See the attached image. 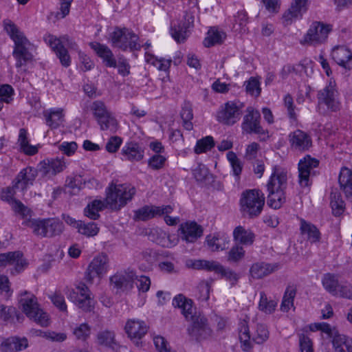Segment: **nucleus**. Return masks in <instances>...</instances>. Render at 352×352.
Instances as JSON below:
<instances>
[{"instance_id":"20","label":"nucleus","mask_w":352,"mask_h":352,"mask_svg":"<svg viewBox=\"0 0 352 352\" xmlns=\"http://www.w3.org/2000/svg\"><path fill=\"white\" fill-rule=\"evenodd\" d=\"M333 60L346 69H352V53L344 45H338L333 48L331 52Z\"/></svg>"},{"instance_id":"46","label":"nucleus","mask_w":352,"mask_h":352,"mask_svg":"<svg viewBox=\"0 0 352 352\" xmlns=\"http://www.w3.org/2000/svg\"><path fill=\"white\" fill-rule=\"evenodd\" d=\"M25 226L32 229L33 232L43 237H45L46 219H30L25 221Z\"/></svg>"},{"instance_id":"30","label":"nucleus","mask_w":352,"mask_h":352,"mask_svg":"<svg viewBox=\"0 0 352 352\" xmlns=\"http://www.w3.org/2000/svg\"><path fill=\"white\" fill-rule=\"evenodd\" d=\"M230 241L229 236L224 232H216L206 238V243L212 251H219L226 248Z\"/></svg>"},{"instance_id":"13","label":"nucleus","mask_w":352,"mask_h":352,"mask_svg":"<svg viewBox=\"0 0 352 352\" xmlns=\"http://www.w3.org/2000/svg\"><path fill=\"white\" fill-rule=\"evenodd\" d=\"M188 333L195 340L200 342L207 340L212 336V330L208 325L207 318L201 314L192 320Z\"/></svg>"},{"instance_id":"29","label":"nucleus","mask_w":352,"mask_h":352,"mask_svg":"<svg viewBox=\"0 0 352 352\" xmlns=\"http://www.w3.org/2000/svg\"><path fill=\"white\" fill-rule=\"evenodd\" d=\"M0 346L2 352H17L25 349L28 341L25 337H10L3 341Z\"/></svg>"},{"instance_id":"8","label":"nucleus","mask_w":352,"mask_h":352,"mask_svg":"<svg viewBox=\"0 0 352 352\" xmlns=\"http://www.w3.org/2000/svg\"><path fill=\"white\" fill-rule=\"evenodd\" d=\"M243 107V104L240 102L228 101L226 102L220 107L217 112V121L225 125H234L240 120Z\"/></svg>"},{"instance_id":"7","label":"nucleus","mask_w":352,"mask_h":352,"mask_svg":"<svg viewBox=\"0 0 352 352\" xmlns=\"http://www.w3.org/2000/svg\"><path fill=\"white\" fill-rule=\"evenodd\" d=\"M317 98L319 111L323 109L330 112H337L341 108L339 93L334 82L330 81L323 89L319 90Z\"/></svg>"},{"instance_id":"54","label":"nucleus","mask_w":352,"mask_h":352,"mask_svg":"<svg viewBox=\"0 0 352 352\" xmlns=\"http://www.w3.org/2000/svg\"><path fill=\"white\" fill-rule=\"evenodd\" d=\"M210 285L208 282L201 281L197 286L195 297L200 302H206L210 297Z\"/></svg>"},{"instance_id":"3","label":"nucleus","mask_w":352,"mask_h":352,"mask_svg":"<svg viewBox=\"0 0 352 352\" xmlns=\"http://www.w3.org/2000/svg\"><path fill=\"white\" fill-rule=\"evenodd\" d=\"M4 30L14 43L13 56L16 60V66L21 67L32 59L29 52L32 45L15 23H5Z\"/></svg>"},{"instance_id":"28","label":"nucleus","mask_w":352,"mask_h":352,"mask_svg":"<svg viewBox=\"0 0 352 352\" xmlns=\"http://www.w3.org/2000/svg\"><path fill=\"white\" fill-rule=\"evenodd\" d=\"M122 155L124 160L130 162H139L144 156V151L139 144L134 142L126 143L122 148Z\"/></svg>"},{"instance_id":"10","label":"nucleus","mask_w":352,"mask_h":352,"mask_svg":"<svg viewBox=\"0 0 352 352\" xmlns=\"http://www.w3.org/2000/svg\"><path fill=\"white\" fill-rule=\"evenodd\" d=\"M246 113L241 124L243 131L248 134L255 133L267 135L268 138V131L265 130L261 125V114L259 111L250 107L247 108Z\"/></svg>"},{"instance_id":"55","label":"nucleus","mask_w":352,"mask_h":352,"mask_svg":"<svg viewBox=\"0 0 352 352\" xmlns=\"http://www.w3.org/2000/svg\"><path fill=\"white\" fill-rule=\"evenodd\" d=\"M72 332L76 339L85 341L91 334V327L87 323H82L75 326Z\"/></svg>"},{"instance_id":"19","label":"nucleus","mask_w":352,"mask_h":352,"mask_svg":"<svg viewBox=\"0 0 352 352\" xmlns=\"http://www.w3.org/2000/svg\"><path fill=\"white\" fill-rule=\"evenodd\" d=\"M289 141L292 148L298 151H307L312 144L311 137L300 129L289 135Z\"/></svg>"},{"instance_id":"21","label":"nucleus","mask_w":352,"mask_h":352,"mask_svg":"<svg viewBox=\"0 0 352 352\" xmlns=\"http://www.w3.org/2000/svg\"><path fill=\"white\" fill-rule=\"evenodd\" d=\"M135 274L133 272L116 273L111 276L110 282L118 289L129 291L133 287Z\"/></svg>"},{"instance_id":"52","label":"nucleus","mask_w":352,"mask_h":352,"mask_svg":"<svg viewBox=\"0 0 352 352\" xmlns=\"http://www.w3.org/2000/svg\"><path fill=\"white\" fill-rule=\"evenodd\" d=\"M97 342L100 345L113 347L115 342V334L113 331L104 330L98 333Z\"/></svg>"},{"instance_id":"1","label":"nucleus","mask_w":352,"mask_h":352,"mask_svg":"<svg viewBox=\"0 0 352 352\" xmlns=\"http://www.w3.org/2000/svg\"><path fill=\"white\" fill-rule=\"evenodd\" d=\"M135 187L128 184H111L107 189L105 200L94 199L85 208L84 214L90 219L96 220L100 217L99 212L104 208L114 211L120 210L131 201L135 195Z\"/></svg>"},{"instance_id":"49","label":"nucleus","mask_w":352,"mask_h":352,"mask_svg":"<svg viewBox=\"0 0 352 352\" xmlns=\"http://www.w3.org/2000/svg\"><path fill=\"white\" fill-rule=\"evenodd\" d=\"M45 237L59 234L63 230V223L57 219H46Z\"/></svg>"},{"instance_id":"61","label":"nucleus","mask_w":352,"mask_h":352,"mask_svg":"<svg viewBox=\"0 0 352 352\" xmlns=\"http://www.w3.org/2000/svg\"><path fill=\"white\" fill-rule=\"evenodd\" d=\"M245 89L248 94L256 97L260 95L261 91L259 81L253 77L250 78V80L246 82Z\"/></svg>"},{"instance_id":"43","label":"nucleus","mask_w":352,"mask_h":352,"mask_svg":"<svg viewBox=\"0 0 352 352\" xmlns=\"http://www.w3.org/2000/svg\"><path fill=\"white\" fill-rule=\"evenodd\" d=\"M239 333L242 350L244 351H250L252 346L250 340L249 327L245 320H243L240 323Z\"/></svg>"},{"instance_id":"15","label":"nucleus","mask_w":352,"mask_h":352,"mask_svg":"<svg viewBox=\"0 0 352 352\" xmlns=\"http://www.w3.org/2000/svg\"><path fill=\"white\" fill-rule=\"evenodd\" d=\"M173 210V207L170 205L162 206L146 205L133 211V220L146 221L154 217H160L163 214H170Z\"/></svg>"},{"instance_id":"57","label":"nucleus","mask_w":352,"mask_h":352,"mask_svg":"<svg viewBox=\"0 0 352 352\" xmlns=\"http://www.w3.org/2000/svg\"><path fill=\"white\" fill-rule=\"evenodd\" d=\"M227 159L232 166L233 174L235 176L239 177L243 169V164L241 160L233 151H229L227 153Z\"/></svg>"},{"instance_id":"53","label":"nucleus","mask_w":352,"mask_h":352,"mask_svg":"<svg viewBox=\"0 0 352 352\" xmlns=\"http://www.w3.org/2000/svg\"><path fill=\"white\" fill-rule=\"evenodd\" d=\"M214 146V141L212 136H206L197 142L195 147V152L200 154L210 151Z\"/></svg>"},{"instance_id":"37","label":"nucleus","mask_w":352,"mask_h":352,"mask_svg":"<svg viewBox=\"0 0 352 352\" xmlns=\"http://www.w3.org/2000/svg\"><path fill=\"white\" fill-rule=\"evenodd\" d=\"M233 237L235 241L243 245H251L254 242L255 236L251 230L239 226L233 231Z\"/></svg>"},{"instance_id":"63","label":"nucleus","mask_w":352,"mask_h":352,"mask_svg":"<svg viewBox=\"0 0 352 352\" xmlns=\"http://www.w3.org/2000/svg\"><path fill=\"white\" fill-rule=\"evenodd\" d=\"M299 348L300 352H314L311 340L303 333L299 335Z\"/></svg>"},{"instance_id":"56","label":"nucleus","mask_w":352,"mask_h":352,"mask_svg":"<svg viewBox=\"0 0 352 352\" xmlns=\"http://www.w3.org/2000/svg\"><path fill=\"white\" fill-rule=\"evenodd\" d=\"M89 109L92 112L94 117L96 120L109 111L105 104L101 100H96L93 102L89 106Z\"/></svg>"},{"instance_id":"45","label":"nucleus","mask_w":352,"mask_h":352,"mask_svg":"<svg viewBox=\"0 0 352 352\" xmlns=\"http://www.w3.org/2000/svg\"><path fill=\"white\" fill-rule=\"evenodd\" d=\"M96 121L102 131L113 130L118 126V121L110 111Z\"/></svg>"},{"instance_id":"62","label":"nucleus","mask_w":352,"mask_h":352,"mask_svg":"<svg viewBox=\"0 0 352 352\" xmlns=\"http://www.w3.org/2000/svg\"><path fill=\"white\" fill-rule=\"evenodd\" d=\"M13 89L9 85H4L0 87V102L2 107L3 102L9 103L12 100Z\"/></svg>"},{"instance_id":"5","label":"nucleus","mask_w":352,"mask_h":352,"mask_svg":"<svg viewBox=\"0 0 352 352\" xmlns=\"http://www.w3.org/2000/svg\"><path fill=\"white\" fill-rule=\"evenodd\" d=\"M19 303L23 311L30 320L43 327L48 325V315L40 307L34 294L24 292L21 294Z\"/></svg>"},{"instance_id":"38","label":"nucleus","mask_w":352,"mask_h":352,"mask_svg":"<svg viewBox=\"0 0 352 352\" xmlns=\"http://www.w3.org/2000/svg\"><path fill=\"white\" fill-rule=\"evenodd\" d=\"M189 23H174L170 28L172 37L177 43L184 42L189 34Z\"/></svg>"},{"instance_id":"17","label":"nucleus","mask_w":352,"mask_h":352,"mask_svg":"<svg viewBox=\"0 0 352 352\" xmlns=\"http://www.w3.org/2000/svg\"><path fill=\"white\" fill-rule=\"evenodd\" d=\"M44 41L55 52L60 64L65 67H68L71 65V58L67 50L63 45H61L60 41L52 34L45 36Z\"/></svg>"},{"instance_id":"36","label":"nucleus","mask_w":352,"mask_h":352,"mask_svg":"<svg viewBox=\"0 0 352 352\" xmlns=\"http://www.w3.org/2000/svg\"><path fill=\"white\" fill-rule=\"evenodd\" d=\"M69 298L79 309L85 312H90L94 308L95 301L90 296L80 297L73 291L69 294Z\"/></svg>"},{"instance_id":"9","label":"nucleus","mask_w":352,"mask_h":352,"mask_svg":"<svg viewBox=\"0 0 352 352\" xmlns=\"http://www.w3.org/2000/svg\"><path fill=\"white\" fill-rule=\"evenodd\" d=\"M332 30L330 23H313L304 35L300 44L316 45L325 42Z\"/></svg>"},{"instance_id":"33","label":"nucleus","mask_w":352,"mask_h":352,"mask_svg":"<svg viewBox=\"0 0 352 352\" xmlns=\"http://www.w3.org/2000/svg\"><path fill=\"white\" fill-rule=\"evenodd\" d=\"M187 265L188 267L195 270H205L208 272H214L217 274L222 266L217 261L207 260H189L187 261Z\"/></svg>"},{"instance_id":"34","label":"nucleus","mask_w":352,"mask_h":352,"mask_svg":"<svg viewBox=\"0 0 352 352\" xmlns=\"http://www.w3.org/2000/svg\"><path fill=\"white\" fill-rule=\"evenodd\" d=\"M226 34L224 32L219 30L217 27H211L208 32L207 36L203 41V44L206 47H210L215 45L221 44Z\"/></svg>"},{"instance_id":"42","label":"nucleus","mask_w":352,"mask_h":352,"mask_svg":"<svg viewBox=\"0 0 352 352\" xmlns=\"http://www.w3.org/2000/svg\"><path fill=\"white\" fill-rule=\"evenodd\" d=\"M296 294V288L294 285H288L285 291L280 305V310L287 312L294 305V300Z\"/></svg>"},{"instance_id":"6","label":"nucleus","mask_w":352,"mask_h":352,"mask_svg":"<svg viewBox=\"0 0 352 352\" xmlns=\"http://www.w3.org/2000/svg\"><path fill=\"white\" fill-rule=\"evenodd\" d=\"M108 40L113 47L122 51H126L128 49L131 51H138L142 47L138 41V36L126 28H115L109 33Z\"/></svg>"},{"instance_id":"48","label":"nucleus","mask_w":352,"mask_h":352,"mask_svg":"<svg viewBox=\"0 0 352 352\" xmlns=\"http://www.w3.org/2000/svg\"><path fill=\"white\" fill-rule=\"evenodd\" d=\"M331 206L332 208L333 214L335 216L338 217L344 212L345 209V204L339 192H331Z\"/></svg>"},{"instance_id":"2","label":"nucleus","mask_w":352,"mask_h":352,"mask_svg":"<svg viewBox=\"0 0 352 352\" xmlns=\"http://www.w3.org/2000/svg\"><path fill=\"white\" fill-rule=\"evenodd\" d=\"M287 173L280 170L276 167L267 184L268 191L267 204L274 209L280 208L286 201L285 189L287 188Z\"/></svg>"},{"instance_id":"59","label":"nucleus","mask_w":352,"mask_h":352,"mask_svg":"<svg viewBox=\"0 0 352 352\" xmlns=\"http://www.w3.org/2000/svg\"><path fill=\"white\" fill-rule=\"evenodd\" d=\"M269 338V331L267 327L263 324H258L256 327V333L254 335L252 340L256 344H263Z\"/></svg>"},{"instance_id":"41","label":"nucleus","mask_w":352,"mask_h":352,"mask_svg":"<svg viewBox=\"0 0 352 352\" xmlns=\"http://www.w3.org/2000/svg\"><path fill=\"white\" fill-rule=\"evenodd\" d=\"M180 116L183 120V126L188 131L192 130L193 125L191 120L193 118V113L192 104L189 101L184 102Z\"/></svg>"},{"instance_id":"47","label":"nucleus","mask_w":352,"mask_h":352,"mask_svg":"<svg viewBox=\"0 0 352 352\" xmlns=\"http://www.w3.org/2000/svg\"><path fill=\"white\" fill-rule=\"evenodd\" d=\"M27 135V131L24 129H21L19 131L18 142L20 144L21 148L25 154L33 155L37 153L38 149L36 146H32L29 144Z\"/></svg>"},{"instance_id":"32","label":"nucleus","mask_w":352,"mask_h":352,"mask_svg":"<svg viewBox=\"0 0 352 352\" xmlns=\"http://www.w3.org/2000/svg\"><path fill=\"white\" fill-rule=\"evenodd\" d=\"M340 188L343 190L346 198L352 197V171L346 167L340 170L339 178Z\"/></svg>"},{"instance_id":"58","label":"nucleus","mask_w":352,"mask_h":352,"mask_svg":"<svg viewBox=\"0 0 352 352\" xmlns=\"http://www.w3.org/2000/svg\"><path fill=\"white\" fill-rule=\"evenodd\" d=\"M319 161L318 160L307 155L300 160L298 163V170L309 171V173H311L313 168L317 167Z\"/></svg>"},{"instance_id":"31","label":"nucleus","mask_w":352,"mask_h":352,"mask_svg":"<svg viewBox=\"0 0 352 352\" xmlns=\"http://www.w3.org/2000/svg\"><path fill=\"white\" fill-rule=\"evenodd\" d=\"M173 305L182 309V313L187 320H193L198 316L193 314L192 300L186 298L182 294L176 296L173 300Z\"/></svg>"},{"instance_id":"4","label":"nucleus","mask_w":352,"mask_h":352,"mask_svg":"<svg viewBox=\"0 0 352 352\" xmlns=\"http://www.w3.org/2000/svg\"><path fill=\"white\" fill-rule=\"evenodd\" d=\"M264 204V194L260 190H246L241 194L240 206L244 217H257L261 213Z\"/></svg>"},{"instance_id":"26","label":"nucleus","mask_w":352,"mask_h":352,"mask_svg":"<svg viewBox=\"0 0 352 352\" xmlns=\"http://www.w3.org/2000/svg\"><path fill=\"white\" fill-rule=\"evenodd\" d=\"M279 265L278 263L257 262L251 266L250 274L252 278L261 279L277 271Z\"/></svg>"},{"instance_id":"40","label":"nucleus","mask_w":352,"mask_h":352,"mask_svg":"<svg viewBox=\"0 0 352 352\" xmlns=\"http://www.w3.org/2000/svg\"><path fill=\"white\" fill-rule=\"evenodd\" d=\"M334 352H352V340L339 333L332 340Z\"/></svg>"},{"instance_id":"64","label":"nucleus","mask_w":352,"mask_h":352,"mask_svg":"<svg viewBox=\"0 0 352 352\" xmlns=\"http://www.w3.org/2000/svg\"><path fill=\"white\" fill-rule=\"evenodd\" d=\"M218 274H220L222 278H225L227 280L230 281L232 286L237 283L239 278L236 273L230 269L224 268L223 265Z\"/></svg>"},{"instance_id":"44","label":"nucleus","mask_w":352,"mask_h":352,"mask_svg":"<svg viewBox=\"0 0 352 352\" xmlns=\"http://www.w3.org/2000/svg\"><path fill=\"white\" fill-rule=\"evenodd\" d=\"M145 60L146 63L155 66L157 69L164 72L169 69L171 63L170 59L158 58L153 54L148 52L145 53Z\"/></svg>"},{"instance_id":"24","label":"nucleus","mask_w":352,"mask_h":352,"mask_svg":"<svg viewBox=\"0 0 352 352\" xmlns=\"http://www.w3.org/2000/svg\"><path fill=\"white\" fill-rule=\"evenodd\" d=\"M89 46L102 59L107 67H116L117 61L112 51L108 46L98 42H91L89 43Z\"/></svg>"},{"instance_id":"14","label":"nucleus","mask_w":352,"mask_h":352,"mask_svg":"<svg viewBox=\"0 0 352 352\" xmlns=\"http://www.w3.org/2000/svg\"><path fill=\"white\" fill-rule=\"evenodd\" d=\"M66 168V163L63 159L52 158L45 159L40 162L37 166V174L45 179H52L58 173H61Z\"/></svg>"},{"instance_id":"60","label":"nucleus","mask_w":352,"mask_h":352,"mask_svg":"<svg viewBox=\"0 0 352 352\" xmlns=\"http://www.w3.org/2000/svg\"><path fill=\"white\" fill-rule=\"evenodd\" d=\"M166 161V158L164 156L155 154L148 160V165L153 170H160L164 167Z\"/></svg>"},{"instance_id":"27","label":"nucleus","mask_w":352,"mask_h":352,"mask_svg":"<svg viewBox=\"0 0 352 352\" xmlns=\"http://www.w3.org/2000/svg\"><path fill=\"white\" fill-rule=\"evenodd\" d=\"M46 124L51 129L58 128L65 121V113L62 108H51L43 111Z\"/></svg>"},{"instance_id":"18","label":"nucleus","mask_w":352,"mask_h":352,"mask_svg":"<svg viewBox=\"0 0 352 352\" xmlns=\"http://www.w3.org/2000/svg\"><path fill=\"white\" fill-rule=\"evenodd\" d=\"M124 330L128 337L136 344L146 333L148 327L143 320L129 319L124 326Z\"/></svg>"},{"instance_id":"51","label":"nucleus","mask_w":352,"mask_h":352,"mask_svg":"<svg viewBox=\"0 0 352 352\" xmlns=\"http://www.w3.org/2000/svg\"><path fill=\"white\" fill-rule=\"evenodd\" d=\"M100 228L94 222L85 223L82 221L78 229V232L87 237L95 236L99 232Z\"/></svg>"},{"instance_id":"12","label":"nucleus","mask_w":352,"mask_h":352,"mask_svg":"<svg viewBox=\"0 0 352 352\" xmlns=\"http://www.w3.org/2000/svg\"><path fill=\"white\" fill-rule=\"evenodd\" d=\"M7 265L13 266L10 270V273L12 275H16L22 272L28 267V262L20 251L0 254V268L5 267Z\"/></svg>"},{"instance_id":"35","label":"nucleus","mask_w":352,"mask_h":352,"mask_svg":"<svg viewBox=\"0 0 352 352\" xmlns=\"http://www.w3.org/2000/svg\"><path fill=\"white\" fill-rule=\"evenodd\" d=\"M300 230L301 234L305 236L307 239L311 243H316L320 241V232L314 224L301 219Z\"/></svg>"},{"instance_id":"16","label":"nucleus","mask_w":352,"mask_h":352,"mask_svg":"<svg viewBox=\"0 0 352 352\" xmlns=\"http://www.w3.org/2000/svg\"><path fill=\"white\" fill-rule=\"evenodd\" d=\"M37 175V170L31 166L22 169L12 182L14 187L23 193L30 186L33 185Z\"/></svg>"},{"instance_id":"50","label":"nucleus","mask_w":352,"mask_h":352,"mask_svg":"<svg viewBox=\"0 0 352 352\" xmlns=\"http://www.w3.org/2000/svg\"><path fill=\"white\" fill-rule=\"evenodd\" d=\"M277 306V302L273 300H269L264 292H260V300L258 302V309L260 311L267 314H272Z\"/></svg>"},{"instance_id":"25","label":"nucleus","mask_w":352,"mask_h":352,"mask_svg":"<svg viewBox=\"0 0 352 352\" xmlns=\"http://www.w3.org/2000/svg\"><path fill=\"white\" fill-rule=\"evenodd\" d=\"M89 46L102 59L107 67H116L117 61L112 51L108 46L98 42H91L89 43Z\"/></svg>"},{"instance_id":"23","label":"nucleus","mask_w":352,"mask_h":352,"mask_svg":"<svg viewBox=\"0 0 352 352\" xmlns=\"http://www.w3.org/2000/svg\"><path fill=\"white\" fill-rule=\"evenodd\" d=\"M309 0H293L289 9L283 14L285 22L300 19L307 10Z\"/></svg>"},{"instance_id":"39","label":"nucleus","mask_w":352,"mask_h":352,"mask_svg":"<svg viewBox=\"0 0 352 352\" xmlns=\"http://www.w3.org/2000/svg\"><path fill=\"white\" fill-rule=\"evenodd\" d=\"M322 284L324 289L332 296L337 294L340 286L339 276L337 274L327 273L322 278Z\"/></svg>"},{"instance_id":"22","label":"nucleus","mask_w":352,"mask_h":352,"mask_svg":"<svg viewBox=\"0 0 352 352\" xmlns=\"http://www.w3.org/2000/svg\"><path fill=\"white\" fill-rule=\"evenodd\" d=\"M181 238L188 243H193L203 234V229L196 222H186L180 225Z\"/></svg>"},{"instance_id":"11","label":"nucleus","mask_w":352,"mask_h":352,"mask_svg":"<svg viewBox=\"0 0 352 352\" xmlns=\"http://www.w3.org/2000/svg\"><path fill=\"white\" fill-rule=\"evenodd\" d=\"M109 259L106 254H100L96 256L89 264L85 272V279L92 284L95 278L100 279L108 270Z\"/></svg>"}]
</instances>
